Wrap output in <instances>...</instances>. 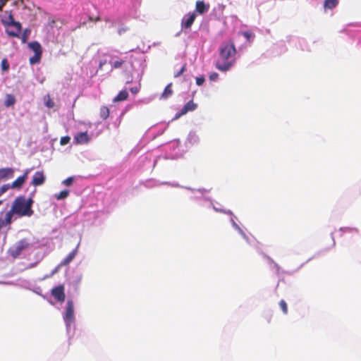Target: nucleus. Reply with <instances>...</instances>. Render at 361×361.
<instances>
[{
	"label": "nucleus",
	"mask_w": 361,
	"mask_h": 361,
	"mask_svg": "<svg viewBox=\"0 0 361 361\" xmlns=\"http://www.w3.org/2000/svg\"><path fill=\"white\" fill-rule=\"evenodd\" d=\"M30 247V243L26 239H22L8 249V253L13 258H17L23 251Z\"/></svg>",
	"instance_id": "nucleus-4"
},
{
	"label": "nucleus",
	"mask_w": 361,
	"mask_h": 361,
	"mask_svg": "<svg viewBox=\"0 0 361 361\" xmlns=\"http://www.w3.org/2000/svg\"><path fill=\"white\" fill-rule=\"evenodd\" d=\"M218 78H219V74L217 73L214 72L209 75L210 80L215 81L218 79Z\"/></svg>",
	"instance_id": "nucleus-33"
},
{
	"label": "nucleus",
	"mask_w": 361,
	"mask_h": 361,
	"mask_svg": "<svg viewBox=\"0 0 361 361\" xmlns=\"http://www.w3.org/2000/svg\"><path fill=\"white\" fill-rule=\"evenodd\" d=\"M28 46L30 48V49L35 52V54L42 55V47L39 42H32L29 43Z\"/></svg>",
	"instance_id": "nucleus-15"
},
{
	"label": "nucleus",
	"mask_w": 361,
	"mask_h": 361,
	"mask_svg": "<svg viewBox=\"0 0 361 361\" xmlns=\"http://www.w3.org/2000/svg\"><path fill=\"white\" fill-rule=\"evenodd\" d=\"M236 49L233 41L221 44L219 48V59L216 62V68L221 71H227L235 63Z\"/></svg>",
	"instance_id": "nucleus-1"
},
{
	"label": "nucleus",
	"mask_w": 361,
	"mask_h": 361,
	"mask_svg": "<svg viewBox=\"0 0 361 361\" xmlns=\"http://www.w3.org/2000/svg\"><path fill=\"white\" fill-rule=\"evenodd\" d=\"M2 24L6 27V32L8 36L18 37L21 32V24L14 20L11 13L6 19L1 20Z\"/></svg>",
	"instance_id": "nucleus-3"
},
{
	"label": "nucleus",
	"mask_w": 361,
	"mask_h": 361,
	"mask_svg": "<svg viewBox=\"0 0 361 361\" xmlns=\"http://www.w3.org/2000/svg\"><path fill=\"white\" fill-rule=\"evenodd\" d=\"M6 1H8V0H6Z\"/></svg>",
	"instance_id": "nucleus-42"
},
{
	"label": "nucleus",
	"mask_w": 361,
	"mask_h": 361,
	"mask_svg": "<svg viewBox=\"0 0 361 361\" xmlns=\"http://www.w3.org/2000/svg\"><path fill=\"white\" fill-rule=\"evenodd\" d=\"M14 102H15V99L12 96H9L8 99L6 101V105L7 106H8L13 104Z\"/></svg>",
	"instance_id": "nucleus-34"
},
{
	"label": "nucleus",
	"mask_w": 361,
	"mask_h": 361,
	"mask_svg": "<svg viewBox=\"0 0 361 361\" xmlns=\"http://www.w3.org/2000/svg\"><path fill=\"white\" fill-rule=\"evenodd\" d=\"M7 3L6 0H0V11L2 9V8L5 6V4Z\"/></svg>",
	"instance_id": "nucleus-37"
},
{
	"label": "nucleus",
	"mask_w": 361,
	"mask_h": 361,
	"mask_svg": "<svg viewBox=\"0 0 361 361\" xmlns=\"http://www.w3.org/2000/svg\"><path fill=\"white\" fill-rule=\"evenodd\" d=\"M15 214L14 212H12V208L11 209L10 211H8L6 214V216H5V220H4V226L6 225H8L11 223V221H12V216H13V214Z\"/></svg>",
	"instance_id": "nucleus-21"
},
{
	"label": "nucleus",
	"mask_w": 361,
	"mask_h": 361,
	"mask_svg": "<svg viewBox=\"0 0 361 361\" xmlns=\"http://www.w3.org/2000/svg\"><path fill=\"white\" fill-rule=\"evenodd\" d=\"M130 92L133 94H136L138 92H139V89L137 87H132L130 89Z\"/></svg>",
	"instance_id": "nucleus-36"
},
{
	"label": "nucleus",
	"mask_w": 361,
	"mask_h": 361,
	"mask_svg": "<svg viewBox=\"0 0 361 361\" xmlns=\"http://www.w3.org/2000/svg\"><path fill=\"white\" fill-rule=\"evenodd\" d=\"M74 140L76 144H87L90 141V137L87 132H81L75 135Z\"/></svg>",
	"instance_id": "nucleus-10"
},
{
	"label": "nucleus",
	"mask_w": 361,
	"mask_h": 361,
	"mask_svg": "<svg viewBox=\"0 0 361 361\" xmlns=\"http://www.w3.org/2000/svg\"><path fill=\"white\" fill-rule=\"evenodd\" d=\"M128 92L126 90H124L119 92V93L117 94V96L113 99V102L116 103V102H118L125 101L128 99Z\"/></svg>",
	"instance_id": "nucleus-16"
},
{
	"label": "nucleus",
	"mask_w": 361,
	"mask_h": 361,
	"mask_svg": "<svg viewBox=\"0 0 361 361\" xmlns=\"http://www.w3.org/2000/svg\"><path fill=\"white\" fill-rule=\"evenodd\" d=\"M78 252V247L74 249L71 252H70L68 256L63 259L59 264V267H63L69 264L73 259L75 257Z\"/></svg>",
	"instance_id": "nucleus-12"
},
{
	"label": "nucleus",
	"mask_w": 361,
	"mask_h": 361,
	"mask_svg": "<svg viewBox=\"0 0 361 361\" xmlns=\"http://www.w3.org/2000/svg\"><path fill=\"white\" fill-rule=\"evenodd\" d=\"M27 176V172H25L23 176L17 178L11 185L12 188H20L25 181Z\"/></svg>",
	"instance_id": "nucleus-14"
},
{
	"label": "nucleus",
	"mask_w": 361,
	"mask_h": 361,
	"mask_svg": "<svg viewBox=\"0 0 361 361\" xmlns=\"http://www.w3.org/2000/svg\"><path fill=\"white\" fill-rule=\"evenodd\" d=\"M16 27H10V30H14L15 31Z\"/></svg>",
	"instance_id": "nucleus-39"
},
{
	"label": "nucleus",
	"mask_w": 361,
	"mask_h": 361,
	"mask_svg": "<svg viewBox=\"0 0 361 361\" xmlns=\"http://www.w3.org/2000/svg\"><path fill=\"white\" fill-rule=\"evenodd\" d=\"M338 4V0H325L324 8H329V9H333L335 7H336Z\"/></svg>",
	"instance_id": "nucleus-19"
},
{
	"label": "nucleus",
	"mask_w": 361,
	"mask_h": 361,
	"mask_svg": "<svg viewBox=\"0 0 361 361\" xmlns=\"http://www.w3.org/2000/svg\"><path fill=\"white\" fill-rule=\"evenodd\" d=\"M105 63V62H100L99 66L100 68Z\"/></svg>",
	"instance_id": "nucleus-40"
},
{
	"label": "nucleus",
	"mask_w": 361,
	"mask_h": 361,
	"mask_svg": "<svg viewBox=\"0 0 361 361\" xmlns=\"http://www.w3.org/2000/svg\"><path fill=\"white\" fill-rule=\"evenodd\" d=\"M242 35L246 38V39L247 41H250L253 37H254V35L252 32H250V31H245V32H242Z\"/></svg>",
	"instance_id": "nucleus-27"
},
{
	"label": "nucleus",
	"mask_w": 361,
	"mask_h": 361,
	"mask_svg": "<svg viewBox=\"0 0 361 361\" xmlns=\"http://www.w3.org/2000/svg\"><path fill=\"white\" fill-rule=\"evenodd\" d=\"M45 106L49 109L54 106V102L49 95H47L44 98Z\"/></svg>",
	"instance_id": "nucleus-20"
},
{
	"label": "nucleus",
	"mask_w": 361,
	"mask_h": 361,
	"mask_svg": "<svg viewBox=\"0 0 361 361\" xmlns=\"http://www.w3.org/2000/svg\"><path fill=\"white\" fill-rule=\"evenodd\" d=\"M63 320L67 327H70L75 321L74 304L72 300H69L67 301Z\"/></svg>",
	"instance_id": "nucleus-5"
},
{
	"label": "nucleus",
	"mask_w": 361,
	"mask_h": 361,
	"mask_svg": "<svg viewBox=\"0 0 361 361\" xmlns=\"http://www.w3.org/2000/svg\"><path fill=\"white\" fill-rule=\"evenodd\" d=\"M71 140V137L69 136H64L61 138L60 144L61 145H67Z\"/></svg>",
	"instance_id": "nucleus-29"
},
{
	"label": "nucleus",
	"mask_w": 361,
	"mask_h": 361,
	"mask_svg": "<svg viewBox=\"0 0 361 361\" xmlns=\"http://www.w3.org/2000/svg\"><path fill=\"white\" fill-rule=\"evenodd\" d=\"M69 194L68 190H62L58 195H56L57 200H63L68 197Z\"/></svg>",
	"instance_id": "nucleus-24"
},
{
	"label": "nucleus",
	"mask_w": 361,
	"mask_h": 361,
	"mask_svg": "<svg viewBox=\"0 0 361 361\" xmlns=\"http://www.w3.org/2000/svg\"><path fill=\"white\" fill-rule=\"evenodd\" d=\"M125 63V60H117L113 63L111 62V67L114 69L120 68L123 63Z\"/></svg>",
	"instance_id": "nucleus-23"
},
{
	"label": "nucleus",
	"mask_w": 361,
	"mask_h": 361,
	"mask_svg": "<svg viewBox=\"0 0 361 361\" xmlns=\"http://www.w3.org/2000/svg\"><path fill=\"white\" fill-rule=\"evenodd\" d=\"M51 295L57 301L63 302L66 299L64 286L63 285H59L54 287L51 290Z\"/></svg>",
	"instance_id": "nucleus-6"
},
{
	"label": "nucleus",
	"mask_w": 361,
	"mask_h": 361,
	"mask_svg": "<svg viewBox=\"0 0 361 361\" xmlns=\"http://www.w3.org/2000/svg\"><path fill=\"white\" fill-rule=\"evenodd\" d=\"M14 171L11 168L0 169V179L11 178L13 176Z\"/></svg>",
	"instance_id": "nucleus-13"
},
{
	"label": "nucleus",
	"mask_w": 361,
	"mask_h": 361,
	"mask_svg": "<svg viewBox=\"0 0 361 361\" xmlns=\"http://www.w3.org/2000/svg\"><path fill=\"white\" fill-rule=\"evenodd\" d=\"M11 186L9 184H5L0 188V196L6 192Z\"/></svg>",
	"instance_id": "nucleus-30"
},
{
	"label": "nucleus",
	"mask_w": 361,
	"mask_h": 361,
	"mask_svg": "<svg viewBox=\"0 0 361 361\" xmlns=\"http://www.w3.org/2000/svg\"><path fill=\"white\" fill-rule=\"evenodd\" d=\"M204 78L203 76L196 78V84L198 86L202 85L204 82Z\"/></svg>",
	"instance_id": "nucleus-31"
},
{
	"label": "nucleus",
	"mask_w": 361,
	"mask_h": 361,
	"mask_svg": "<svg viewBox=\"0 0 361 361\" xmlns=\"http://www.w3.org/2000/svg\"><path fill=\"white\" fill-rule=\"evenodd\" d=\"M1 70L6 72L9 70V63L7 59H3L1 63Z\"/></svg>",
	"instance_id": "nucleus-22"
},
{
	"label": "nucleus",
	"mask_w": 361,
	"mask_h": 361,
	"mask_svg": "<svg viewBox=\"0 0 361 361\" xmlns=\"http://www.w3.org/2000/svg\"><path fill=\"white\" fill-rule=\"evenodd\" d=\"M2 203V201L0 200V204Z\"/></svg>",
	"instance_id": "nucleus-41"
},
{
	"label": "nucleus",
	"mask_w": 361,
	"mask_h": 361,
	"mask_svg": "<svg viewBox=\"0 0 361 361\" xmlns=\"http://www.w3.org/2000/svg\"><path fill=\"white\" fill-rule=\"evenodd\" d=\"M42 55L35 54L30 59V63L31 64L37 63L39 61Z\"/></svg>",
	"instance_id": "nucleus-26"
},
{
	"label": "nucleus",
	"mask_w": 361,
	"mask_h": 361,
	"mask_svg": "<svg viewBox=\"0 0 361 361\" xmlns=\"http://www.w3.org/2000/svg\"><path fill=\"white\" fill-rule=\"evenodd\" d=\"M186 70V65L184 64L182 68H180V71H178V72L176 73H174V75H173V77L174 78H178L179 77L180 75H182Z\"/></svg>",
	"instance_id": "nucleus-28"
},
{
	"label": "nucleus",
	"mask_w": 361,
	"mask_h": 361,
	"mask_svg": "<svg viewBox=\"0 0 361 361\" xmlns=\"http://www.w3.org/2000/svg\"><path fill=\"white\" fill-rule=\"evenodd\" d=\"M109 109L106 106H102L99 110V116L103 120H106L109 116Z\"/></svg>",
	"instance_id": "nucleus-18"
},
{
	"label": "nucleus",
	"mask_w": 361,
	"mask_h": 361,
	"mask_svg": "<svg viewBox=\"0 0 361 361\" xmlns=\"http://www.w3.org/2000/svg\"><path fill=\"white\" fill-rule=\"evenodd\" d=\"M209 9V4H205L203 1H197L195 4V10L199 14H204Z\"/></svg>",
	"instance_id": "nucleus-11"
},
{
	"label": "nucleus",
	"mask_w": 361,
	"mask_h": 361,
	"mask_svg": "<svg viewBox=\"0 0 361 361\" xmlns=\"http://www.w3.org/2000/svg\"><path fill=\"white\" fill-rule=\"evenodd\" d=\"M45 181V176L42 171H37L35 173L32 180V184L35 186H39L42 185Z\"/></svg>",
	"instance_id": "nucleus-9"
},
{
	"label": "nucleus",
	"mask_w": 361,
	"mask_h": 361,
	"mask_svg": "<svg viewBox=\"0 0 361 361\" xmlns=\"http://www.w3.org/2000/svg\"><path fill=\"white\" fill-rule=\"evenodd\" d=\"M73 182V178L72 177H69L63 180V184H65L67 186L71 185Z\"/></svg>",
	"instance_id": "nucleus-32"
},
{
	"label": "nucleus",
	"mask_w": 361,
	"mask_h": 361,
	"mask_svg": "<svg viewBox=\"0 0 361 361\" xmlns=\"http://www.w3.org/2000/svg\"><path fill=\"white\" fill-rule=\"evenodd\" d=\"M196 18V14L193 12L192 13H188L185 15L181 21L182 27L188 29L190 28L192 25L193 24Z\"/></svg>",
	"instance_id": "nucleus-7"
},
{
	"label": "nucleus",
	"mask_w": 361,
	"mask_h": 361,
	"mask_svg": "<svg viewBox=\"0 0 361 361\" xmlns=\"http://www.w3.org/2000/svg\"><path fill=\"white\" fill-rule=\"evenodd\" d=\"M88 20H89V21H91V22H98V21H100V20H101V19H100V17H99V16H97V17H96L95 18H92V17L90 16V17L88 18Z\"/></svg>",
	"instance_id": "nucleus-35"
},
{
	"label": "nucleus",
	"mask_w": 361,
	"mask_h": 361,
	"mask_svg": "<svg viewBox=\"0 0 361 361\" xmlns=\"http://www.w3.org/2000/svg\"><path fill=\"white\" fill-rule=\"evenodd\" d=\"M279 306L281 309L282 310V312L284 314H287L288 313V305L285 300H281L279 302Z\"/></svg>",
	"instance_id": "nucleus-25"
},
{
	"label": "nucleus",
	"mask_w": 361,
	"mask_h": 361,
	"mask_svg": "<svg viewBox=\"0 0 361 361\" xmlns=\"http://www.w3.org/2000/svg\"><path fill=\"white\" fill-rule=\"evenodd\" d=\"M33 202L34 201L31 197L26 199L24 196L17 197L13 201L11 207L12 212L20 216H31L33 214V210L32 209Z\"/></svg>",
	"instance_id": "nucleus-2"
},
{
	"label": "nucleus",
	"mask_w": 361,
	"mask_h": 361,
	"mask_svg": "<svg viewBox=\"0 0 361 361\" xmlns=\"http://www.w3.org/2000/svg\"><path fill=\"white\" fill-rule=\"evenodd\" d=\"M196 108L197 104H195L192 100H190L184 105L180 112L176 116V118H179L180 116L185 114L188 111H194Z\"/></svg>",
	"instance_id": "nucleus-8"
},
{
	"label": "nucleus",
	"mask_w": 361,
	"mask_h": 361,
	"mask_svg": "<svg viewBox=\"0 0 361 361\" xmlns=\"http://www.w3.org/2000/svg\"><path fill=\"white\" fill-rule=\"evenodd\" d=\"M4 226V220L1 219V218L0 217V229Z\"/></svg>",
	"instance_id": "nucleus-38"
},
{
	"label": "nucleus",
	"mask_w": 361,
	"mask_h": 361,
	"mask_svg": "<svg viewBox=\"0 0 361 361\" xmlns=\"http://www.w3.org/2000/svg\"><path fill=\"white\" fill-rule=\"evenodd\" d=\"M172 83H169L166 85L165 87L164 92H162L161 95V99H166L169 97H170L173 94V90L171 89Z\"/></svg>",
	"instance_id": "nucleus-17"
}]
</instances>
